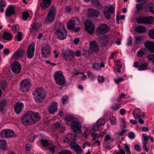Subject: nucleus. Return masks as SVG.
I'll return each mask as SVG.
<instances>
[{"instance_id":"obj_29","label":"nucleus","mask_w":154,"mask_h":154,"mask_svg":"<svg viewBox=\"0 0 154 154\" xmlns=\"http://www.w3.org/2000/svg\"><path fill=\"white\" fill-rule=\"evenodd\" d=\"M146 51L145 48H142L138 51L137 53V56L141 57L146 53Z\"/></svg>"},{"instance_id":"obj_46","label":"nucleus","mask_w":154,"mask_h":154,"mask_svg":"<svg viewBox=\"0 0 154 154\" xmlns=\"http://www.w3.org/2000/svg\"><path fill=\"white\" fill-rule=\"evenodd\" d=\"M148 60L152 61V63L153 64H154V54H151L149 55L147 57Z\"/></svg>"},{"instance_id":"obj_10","label":"nucleus","mask_w":154,"mask_h":154,"mask_svg":"<svg viewBox=\"0 0 154 154\" xmlns=\"http://www.w3.org/2000/svg\"><path fill=\"white\" fill-rule=\"evenodd\" d=\"M56 15V10H49L44 22L45 24H49L54 21Z\"/></svg>"},{"instance_id":"obj_47","label":"nucleus","mask_w":154,"mask_h":154,"mask_svg":"<svg viewBox=\"0 0 154 154\" xmlns=\"http://www.w3.org/2000/svg\"><path fill=\"white\" fill-rule=\"evenodd\" d=\"M110 121L111 124L112 125H115L117 123V121L115 117L113 116H111L110 118Z\"/></svg>"},{"instance_id":"obj_25","label":"nucleus","mask_w":154,"mask_h":154,"mask_svg":"<svg viewBox=\"0 0 154 154\" xmlns=\"http://www.w3.org/2000/svg\"><path fill=\"white\" fill-rule=\"evenodd\" d=\"M140 109L139 108L136 109L133 112V114L135 119H137L141 118Z\"/></svg>"},{"instance_id":"obj_22","label":"nucleus","mask_w":154,"mask_h":154,"mask_svg":"<svg viewBox=\"0 0 154 154\" xmlns=\"http://www.w3.org/2000/svg\"><path fill=\"white\" fill-rule=\"evenodd\" d=\"M144 46L151 52H154V43L147 41L144 43Z\"/></svg>"},{"instance_id":"obj_44","label":"nucleus","mask_w":154,"mask_h":154,"mask_svg":"<svg viewBox=\"0 0 154 154\" xmlns=\"http://www.w3.org/2000/svg\"><path fill=\"white\" fill-rule=\"evenodd\" d=\"M19 26L18 25H14L11 27L12 30L14 32H16L17 31L19 30Z\"/></svg>"},{"instance_id":"obj_5","label":"nucleus","mask_w":154,"mask_h":154,"mask_svg":"<svg viewBox=\"0 0 154 154\" xmlns=\"http://www.w3.org/2000/svg\"><path fill=\"white\" fill-rule=\"evenodd\" d=\"M110 29V27L107 24H100L98 25L96 32L98 35H103L108 32Z\"/></svg>"},{"instance_id":"obj_61","label":"nucleus","mask_w":154,"mask_h":154,"mask_svg":"<svg viewBox=\"0 0 154 154\" xmlns=\"http://www.w3.org/2000/svg\"><path fill=\"white\" fill-rule=\"evenodd\" d=\"M87 74L88 77L92 80L95 77V76L93 74L90 72L88 71Z\"/></svg>"},{"instance_id":"obj_19","label":"nucleus","mask_w":154,"mask_h":154,"mask_svg":"<svg viewBox=\"0 0 154 154\" xmlns=\"http://www.w3.org/2000/svg\"><path fill=\"white\" fill-rule=\"evenodd\" d=\"M24 105L23 103L20 102H17L14 106V110L17 114H19L22 111Z\"/></svg>"},{"instance_id":"obj_9","label":"nucleus","mask_w":154,"mask_h":154,"mask_svg":"<svg viewBox=\"0 0 154 154\" xmlns=\"http://www.w3.org/2000/svg\"><path fill=\"white\" fill-rule=\"evenodd\" d=\"M31 82L28 79L23 80L20 83L21 90L23 92L28 91L31 85Z\"/></svg>"},{"instance_id":"obj_42","label":"nucleus","mask_w":154,"mask_h":154,"mask_svg":"<svg viewBox=\"0 0 154 154\" xmlns=\"http://www.w3.org/2000/svg\"><path fill=\"white\" fill-rule=\"evenodd\" d=\"M74 150L75 151L76 154H82V150L79 145L78 146L76 147Z\"/></svg>"},{"instance_id":"obj_40","label":"nucleus","mask_w":154,"mask_h":154,"mask_svg":"<svg viewBox=\"0 0 154 154\" xmlns=\"http://www.w3.org/2000/svg\"><path fill=\"white\" fill-rule=\"evenodd\" d=\"M104 141L106 142H108L110 143L113 141V139H112L110 135H106L105 137Z\"/></svg>"},{"instance_id":"obj_34","label":"nucleus","mask_w":154,"mask_h":154,"mask_svg":"<svg viewBox=\"0 0 154 154\" xmlns=\"http://www.w3.org/2000/svg\"><path fill=\"white\" fill-rule=\"evenodd\" d=\"M142 137L143 138V144H146L149 137V136H147L146 134L143 133L142 135Z\"/></svg>"},{"instance_id":"obj_4","label":"nucleus","mask_w":154,"mask_h":154,"mask_svg":"<svg viewBox=\"0 0 154 154\" xmlns=\"http://www.w3.org/2000/svg\"><path fill=\"white\" fill-rule=\"evenodd\" d=\"M54 76L55 82L58 85L63 86L65 84L66 79L61 72H56Z\"/></svg>"},{"instance_id":"obj_26","label":"nucleus","mask_w":154,"mask_h":154,"mask_svg":"<svg viewBox=\"0 0 154 154\" xmlns=\"http://www.w3.org/2000/svg\"><path fill=\"white\" fill-rule=\"evenodd\" d=\"M135 30L137 32L142 33L146 32V28L142 26H138L135 27Z\"/></svg>"},{"instance_id":"obj_31","label":"nucleus","mask_w":154,"mask_h":154,"mask_svg":"<svg viewBox=\"0 0 154 154\" xmlns=\"http://www.w3.org/2000/svg\"><path fill=\"white\" fill-rule=\"evenodd\" d=\"M75 117L69 114H67L64 118V120L66 122H69L72 120L74 119Z\"/></svg>"},{"instance_id":"obj_23","label":"nucleus","mask_w":154,"mask_h":154,"mask_svg":"<svg viewBox=\"0 0 154 154\" xmlns=\"http://www.w3.org/2000/svg\"><path fill=\"white\" fill-rule=\"evenodd\" d=\"M99 14L97 10H88L87 16L90 17H97Z\"/></svg>"},{"instance_id":"obj_27","label":"nucleus","mask_w":154,"mask_h":154,"mask_svg":"<svg viewBox=\"0 0 154 154\" xmlns=\"http://www.w3.org/2000/svg\"><path fill=\"white\" fill-rule=\"evenodd\" d=\"M147 65L146 63L144 62L140 63L138 70L140 71H143L147 69Z\"/></svg>"},{"instance_id":"obj_7","label":"nucleus","mask_w":154,"mask_h":154,"mask_svg":"<svg viewBox=\"0 0 154 154\" xmlns=\"http://www.w3.org/2000/svg\"><path fill=\"white\" fill-rule=\"evenodd\" d=\"M80 24L79 19L76 17H73L67 23V28L69 30H72L75 25H78Z\"/></svg>"},{"instance_id":"obj_15","label":"nucleus","mask_w":154,"mask_h":154,"mask_svg":"<svg viewBox=\"0 0 154 154\" xmlns=\"http://www.w3.org/2000/svg\"><path fill=\"white\" fill-rule=\"evenodd\" d=\"M35 46L34 43L32 42L28 48L26 52V56L29 59H31L34 56L35 49Z\"/></svg>"},{"instance_id":"obj_39","label":"nucleus","mask_w":154,"mask_h":154,"mask_svg":"<svg viewBox=\"0 0 154 154\" xmlns=\"http://www.w3.org/2000/svg\"><path fill=\"white\" fill-rule=\"evenodd\" d=\"M90 134L92 137V140L93 141L95 140L97 138H98V137L97 134L95 132H94L92 131H90Z\"/></svg>"},{"instance_id":"obj_6","label":"nucleus","mask_w":154,"mask_h":154,"mask_svg":"<svg viewBox=\"0 0 154 154\" xmlns=\"http://www.w3.org/2000/svg\"><path fill=\"white\" fill-rule=\"evenodd\" d=\"M85 29L90 34H92L94 30L95 26L91 20H87L84 23Z\"/></svg>"},{"instance_id":"obj_16","label":"nucleus","mask_w":154,"mask_h":154,"mask_svg":"<svg viewBox=\"0 0 154 154\" xmlns=\"http://www.w3.org/2000/svg\"><path fill=\"white\" fill-rule=\"evenodd\" d=\"M22 66L20 63L18 61H16L14 62L11 66L12 71L15 73H19L21 71Z\"/></svg>"},{"instance_id":"obj_12","label":"nucleus","mask_w":154,"mask_h":154,"mask_svg":"<svg viewBox=\"0 0 154 154\" xmlns=\"http://www.w3.org/2000/svg\"><path fill=\"white\" fill-rule=\"evenodd\" d=\"M0 136L2 138H5L14 137L15 135L13 131L10 129H5L1 132Z\"/></svg>"},{"instance_id":"obj_57","label":"nucleus","mask_w":154,"mask_h":154,"mask_svg":"<svg viewBox=\"0 0 154 154\" xmlns=\"http://www.w3.org/2000/svg\"><path fill=\"white\" fill-rule=\"evenodd\" d=\"M41 142L42 146H47L48 145L49 143L48 141L46 140H42Z\"/></svg>"},{"instance_id":"obj_35","label":"nucleus","mask_w":154,"mask_h":154,"mask_svg":"<svg viewBox=\"0 0 154 154\" xmlns=\"http://www.w3.org/2000/svg\"><path fill=\"white\" fill-rule=\"evenodd\" d=\"M108 36L107 35H104L102 37L101 42L104 45L106 44L108 42Z\"/></svg>"},{"instance_id":"obj_60","label":"nucleus","mask_w":154,"mask_h":154,"mask_svg":"<svg viewBox=\"0 0 154 154\" xmlns=\"http://www.w3.org/2000/svg\"><path fill=\"white\" fill-rule=\"evenodd\" d=\"M59 154H72V153L68 150H64L61 151Z\"/></svg>"},{"instance_id":"obj_38","label":"nucleus","mask_w":154,"mask_h":154,"mask_svg":"<svg viewBox=\"0 0 154 154\" xmlns=\"http://www.w3.org/2000/svg\"><path fill=\"white\" fill-rule=\"evenodd\" d=\"M142 37L141 36H139L136 37L135 38V41L134 42V44L137 45L141 43V41L142 39Z\"/></svg>"},{"instance_id":"obj_17","label":"nucleus","mask_w":154,"mask_h":154,"mask_svg":"<svg viewBox=\"0 0 154 154\" xmlns=\"http://www.w3.org/2000/svg\"><path fill=\"white\" fill-rule=\"evenodd\" d=\"M42 56L47 57L49 56L50 53L51 48L49 45L43 44L42 49Z\"/></svg>"},{"instance_id":"obj_62","label":"nucleus","mask_w":154,"mask_h":154,"mask_svg":"<svg viewBox=\"0 0 154 154\" xmlns=\"http://www.w3.org/2000/svg\"><path fill=\"white\" fill-rule=\"evenodd\" d=\"M55 146L53 145L49 146L48 148L49 150L53 153H54L55 152Z\"/></svg>"},{"instance_id":"obj_55","label":"nucleus","mask_w":154,"mask_h":154,"mask_svg":"<svg viewBox=\"0 0 154 154\" xmlns=\"http://www.w3.org/2000/svg\"><path fill=\"white\" fill-rule=\"evenodd\" d=\"M98 126H101L103 125L105 123V120L102 119H99L97 122Z\"/></svg>"},{"instance_id":"obj_58","label":"nucleus","mask_w":154,"mask_h":154,"mask_svg":"<svg viewBox=\"0 0 154 154\" xmlns=\"http://www.w3.org/2000/svg\"><path fill=\"white\" fill-rule=\"evenodd\" d=\"M62 103L63 104L66 103L68 102V97L66 95L64 96L62 98Z\"/></svg>"},{"instance_id":"obj_50","label":"nucleus","mask_w":154,"mask_h":154,"mask_svg":"<svg viewBox=\"0 0 154 154\" xmlns=\"http://www.w3.org/2000/svg\"><path fill=\"white\" fill-rule=\"evenodd\" d=\"M149 35L150 38L154 39V29H151L149 31Z\"/></svg>"},{"instance_id":"obj_63","label":"nucleus","mask_w":154,"mask_h":154,"mask_svg":"<svg viewBox=\"0 0 154 154\" xmlns=\"http://www.w3.org/2000/svg\"><path fill=\"white\" fill-rule=\"evenodd\" d=\"M124 78L123 77H120L118 79H115V82L117 84L119 82L124 80Z\"/></svg>"},{"instance_id":"obj_30","label":"nucleus","mask_w":154,"mask_h":154,"mask_svg":"<svg viewBox=\"0 0 154 154\" xmlns=\"http://www.w3.org/2000/svg\"><path fill=\"white\" fill-rule=\"evenodd\" d=\"M2 37L5 40H10L11 38V35L10 33L5 32Z\"/></svg>"},{"instance_id":"obj_48","label":"nucleus","mask_w":154,"mask_h":154,"mask_svg":"<svg viewBox=\"0 0 154 154\" xmlns=\"http://www.w3.org/2000/svg\"><path fill=\"white\" fill-rule=\"evenodd\" d=\"M78 146H79V145L77 143L75 142L71 143H69V146L71 148L73 149V150H74Z\"/></svg>"},{"instance_id":"obj_41","label":"nucleus","mask_w":154,"mask_h":154,"mask_svg":"<svg viewBox=\"0 0 154 154\" xmlns=\"http://www.w3.org/2000/svg\"><path fill=\"white\" fill-rule=\"evenodd\" d=\"M7 104V102L5 100H2L0 103V109L3 110Z\"/></svg>"},{"instance_id":"obj_64","label":"nucleus","mask_w":154,"mask_h":154,"mask_svg":"<svg viewBox=\"0 0 154 154\" xmlns=\"http://www.w3.org/2000/svg\"><path fill=\"white\" fill-rule=\"evenodd\" d=\"M17 9L16 6L13 5H10L8 6L6 10H15Z\"/></svg>"},{"instance_id":"obj_36","label":"nucleus","mask_w":154,"mask_h":154,"mask_svg":"<svg viewBox=\"0 0 154 154\" xmlns=\"http://www.w3.org/2000/svg\"><path fill=\"white\" fill-rule=\"evenodd\" d=\"M91 3L92 5L95 7H101L98 0H92Z\"/></svg>"},{"instance_id":"obj_43","label":"nucleus","mask_w":154,"mask_h":154,"mask_svg":"<svg viewBox=\"0 0 154 154\" xmlns=\"http://www.w3.org/2000/svg\"><path fill=\"white\" fill-rule=\"evenodd\" d=\"M29 16V13L27 11L24 12L22 14V19L24 20H26Z\"/></svg>"},{"instance_id":"obj_54","label":"nucleus","mask_w":154,"mask_h":154,"mask_svg":"<svg viewBox=\"0 0 154 154\" xmlns=\"http://www.w3.org/2000/svg\"><path fill=\"white\" fill-rule=\"evenodd\" d=\"M22 33L21 32H18V33L16 35V38L19 41H21L22 38Z\"/></svg>"},{"instance_id":"obj_2","label":"nucleus","mask_w":154,"mask_h":154,"mask_svg":"<svg viewBox=\"0 0 154 154\" xmlns=\"http://www.w3.org/2000/svg\"><path fill=\"white\" fill-rule=\"evenodd\" d=\"M46 94L45 90L42 88H37L33 92L35 100L37 103L42 102Z\"/></svg>"},{"instance_id":"obj_20","label":"nucleus","mask_w":154,"mask_h":154,"mask_svg":"<svg viewBox=\"0 0 154 154\" xmlns=\"http://www.w3.org/2000/svg\"><path fill=\"white\" fill-rule=\"evenodd\" d=\"M31 26L30 32L34 34L39 29L41 26V24L40 23L35 22Z\"/></svg>"},{"instance_id":"obj_11","label":"nucleus","mask_w":154,"mask_h":154,"mask_svg":"<svg viewBox=\"0 0 154 154\" xmlns=\"http://www.w3.org/2000/svg\"><path fill=\"white\" fill-rule=\"evenodd\" d=\"M90 47L88 51V54L97 53L99 51V49L98 46L96 41L93 40L89 43Z\"/></svg>"},{"instance_id":"obj_3","label":"nucleus","mask_w":154,"mask_h":154,"mask_svg":"<svg viewBox=\"0 0 154 154\" xmlns=\"http://www.w3.org/2000/svg\"><path fill=\"white\" fill-rule=\"evenodd\" d=\"M55 34L59 40H63L66 38L67 33L63 23H61L59 24V26L56 30Z\"/></svg>"},{"instance_id":"obj_59","label":"nucleus","mask_w":154,"mask_h":154,"mask_svg":"<svg viewBox=\"0 0 154 154\" xmlns=\"http://www.w3.org/2000/svg\"><path fill=\"white\" fill-rule=\"evenodd\" d=\"M6 5V3L4 2L2 0L0 1V9L4 10L3 8Z\"/></svg>"},{"instance_id":"obj_18","label":"nucleus","mask_w":154,"mask_h":154,"mask_svg":"<svg viewBox=\"0 0 154 154\" xmlns=\"http://www.w3.org/2000/svg\"><path fill=\"white\" fill-rule=\"evenodd\" d=\"M25 52L23 49H19L13 54L12 58L15 60H18L20 58L23 57Z\"/></svg>"},{"instance_id":"obj_52","label":"nucleus","mask_w":154,"mask_h":154,"mask_svg":"<svg viewBox=\"0 0 154 154\" xmlns=\"http://www.w3.org/2000/svg\"><path fill=\"white\" fill-rule=\"evenodd\" d=\"M7 85L5 82H0V87L2 89L4 90L6 88Z\"/></svg>"},{"instance_id":"obj_28","label":"nucleus","mask_w":154,"mask_h":154,"mask_svg":"<svg viewBox=\"0 0 154 154\" xmlns=\"http://www.w3.org/2000/svg\"><path fill=\"white\" fill-rule=\"evenodd\" d=\"M121 104L116 103H114L111 107V109L113 111H116L121 107Z\"/></svg>"},{"instance_id":"obj_51","label":"nucleus","mask_w":154,"mask_h":154,"mask_svg":"<svg viewBox=\"0 0 154 154\" xmlns=\"http://www.w3.org/2000/svg\"><path fill=\"white\" fill-rule=\"evenodd\" d=\"M136 6L137 10H141L145 8V6L142 4L137 5Z\"/></svg>"},{"instance_id":"obj_56","label":"nucleus","mask_w":154,"mask_h":154,"mask_svg":"<svg viewBox=\"0 0 154 154\" xmlns=\"http://www.w3.org/2000/svg\"><path fill=\"white\" fill-rule=\"evenodd\" d=\"M104 80V78L102 75H99L97 77V80L98 82L100 83H103Z\"/></svg>"},{"instance_id":"obj_49","label":"nucleus","mask_w":154,"mask_h":154,"mask_svg":"<svg viewBox=\"0 0 154 154\" xmlns=\"http://www.w3.org/2000/svg\"><path fill=\"white\" fill-rule=\"evenodd\" d=\"M115 5H109L108 6H106L104 9L105 10H114Z\"/></svg>"},{"instance_id":"obj_1","label":"nucleus","mask_w":154,"mask_h":154,"mask_svg":"<svg viewBox=\"0 0 154 154\" xmlns=\"http://www.w3.org/2000/svg\"><path fill=\"white\" fill-rule=\"evenodd\" d=\"M40 118V116L38 113L29 111L21 118V122L25 126L31 125L38 122Z\"/></svg>"},{"instance_id":"obj_14","label":"nucleus","mask_w":154,"mask_h":154,"mask_svg":"<svg viewBox=\"0 0 154 154\" xmlns=\"http://www.w3.org/2000/svg\"><path fill=\"white\" fill-rule=\"evenodd\" d=\"M71 128L75 132L79 133L81 132V126L79 122L74 120L70 124Z\"/></svg>"},{"instance_id":"obj_32","label":"nucleus","mask_w":154,"mask_h":154,"mask_svg":"<svg viewBox=\"0 0 154 154\" xmlns=\"http://www.w3.org/2000/svg\"><path fill=\"white\" fill-rule=\"evenodd\" d=\"M6 143L4 140H0V148L4 149L7 148Z\"/></svg>"},{"instance_id":"obj_45","label":"nucleus","mask_w":154,"mask_h":154,"mask_svg":"<svg viewBox=\"0 0 154 154\" xmlns=\"http://www.w3.org/2000/svg\"><path fill=\"white\" fill-rule=\"evenodd\" d=\"M93 68L96 70H99L100 69V66L99 64L98 63H95L92 65Z\"/></svg>"},{"instance_id":"obj_37","label":"nucleus","mask_w":154,"mask_h":154,"mask_svg":"<svg viewBox=\"0 0 154 154\" xmlns=\"http://www.w3.org/2000/svg\"><path fill=\"white\" fill-rule=\"evenodd\" d=\"M110 10H104V15L105 17L107 19L109 20L111 17Z\"/></svg>"},{"instance_id":"obj_24","label":"nucleus","mask_w":154,"mask_h":154,"mask_svg":"<svg viewBox=\"0 0 154 154\" xmlns=\"http://www.w3.org/2000/svg\"><path fill=\"white\" fill-rule=\"evenodd\" d=\"M52 0H43L40 5L42 9H46L48 7L51 3Z\"/></svg>"},{"instance_id":"obj_33","label":"nucleus","mask_w":154,"mask_h":154,"mask_svg":"<svg viewBox=\"0 0 154 154\" xmlns=\"http://www.w3.org/2000/svg\"><path fill=\"white\" fill-rule=\"evenodd\" d=\"M15 10H6L5 15L6 17H9L14 14L16 13Z\"/></svg>"},{"instance_id":"obj_53","label":"nucleus","mask_w":154,"mask_h":154,"mask_svg":"<svg viewBox=\"0 0 154 154\" xmlns=\"http://www.w3.org/2000/svg\"><path fill=\"white\" fill-rule=\"evenodd\" d=\"M100 126L97 123L94 124L92 126V130L95 131H98L99 129Z\"/></svg>"},{"instance_id":"obj_21","label":"nucleus","mask_w":154,"mask_h":154,"mask_svg":"<svg viewBox=\"0 0 154 154\" xmlns=\"http://www.w3.org/2000/svg\"><path fill=\"white\" fill-rule=\"evenodd\" d=\"M57 104L56 102H53L51 103L49 107L48 111L51 114H54L57 111Z\"/></svg>"},{"instance_id":"obj_8","label":"nucleus","mask_w":154,"mask_h":154,"mask_svg":"<svg viewBox=\"0 0 154 154\" xmlns=\"http://www.w3.org/2000/svg\"><path fill=\"white\" fill-rule=\"evenodd\" d=\"M75 53L70 49L63 51L62 56L66 61H72L74 57Z\"/></svg>"},{"instance_id":"obj_13","label":"nucleus","mask_w":154,"mask_h":154,"mask_svg":"<svg viewBox=\"0 0 154 154\" xmlns=\"http://www.w3.org/2000/svg\"><path fill=\"white\" fill-rule=\"evenodd\" d=\"M154 18L151 16L148 17H141L137 19V22L138 23L150 24L153 23Z\"/></svg>"}]
</instances>
